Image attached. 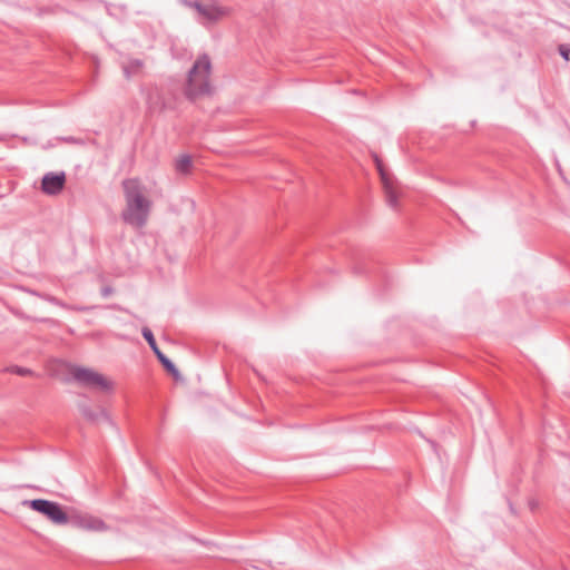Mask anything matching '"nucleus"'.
I'll return each mask as SVG.
<instances>
[{
  "label": "nucleus",
  "mask_w": 570,
  "mask_h": 570,
  "mask_svg": "<svg viewBox=\"0 0 570 570\" xmlns=\"http://www.w3.org/2000/svg\"><path fill=\"white\" fill-rule=\"evenodd\" d=\"M121 189L125 198L121 218L134 227L144 226L153 207L145 184L139 178H127L122 180Z\"/></svg>",
  "instance_id": "f257e3e1"
},
{
  "label": "nucleus",
  "mask_w": 570,
  "mask_h": 570,
  "mask_svg": "<svg viewBox=\"0 0 570 570\" xmlns=\"http://www.w3.org/2000/svg\"><path fill=\"white\" fill-rule=\"evenodd\" d=\"M215 90L213 59L208 55H199L186 72L183 94L187 99L197 101L213 96Z\"/></svg>",
  "instance_id": "f03ea898"
},
{
  "label": "nucleus",
  "mask_w": 570,
  "mask_h": 570,
  "mask_svg": "<svg viewBox=\"0 0 570 570\" xmlns=\"http://www.w3.org/2000/svg\"><path fill=\"white\" fill-rule=\"evenodd\" d=\"M193 7L209 23H217L233 16V8L218 0H197Z\"/></svg>",
  "instance_id": "7ed1b4c3"
},
{
  "label": "nucleus",
  "mask_w": 570,
  "mask_h": 570,
  "mask_svg": "<svg viewBox=\"0 0 570 570\" xmlns=\"http://www.w3.org/2000/svg\"><path fill=\"white\" fill-rule=\"evenodd\" d=\"M33 511L46 517L51 523L56 525H66L69 522V517L59 503L45 500L36 499L26 502Z\"/></svg>",
  "instance_id": "20e7f679"
},
{
  "label": "nucleus",
  "mask_w": 570,
  "mask_h": 570,
  "mask_svg": "<svg viewBox=\"0 0 570 570\" xmlns=\"http://www.w3.org/2000/svg\"><path fill=\"white\" fill-rule=\"evenodd\" d=\"M72 375L79 383L100 391H110L114 386L107 376L91 368L76 367Z\"/></svg>",
  "instance_id": "39448f33"
},
{
  "label": "nucleus",
  "mask_w": 570,
  "mask_h": 570,
  "mask_svg": "<svg viewBox=\"0 0 570 570\" xmlns=\"http://www.w3.org/2000/svg\"><path fill=\"white\" fill-rule=\"evenodd\" d=\"M76 525L79 529L91 533H104L109 531V525L102 519L90 514L77 515Z\"/></svg>",
  "instance_id": "423d86ee"
},
{
  "label": "nucleus",
  "mask_w": 570,
  "mask_h": 570,
  "mask_svg": "<svg viewBox=\"0 0 570 570\" xmlns=\"http://www.w3.org/2000/svg\"><path fill=\"white\" fill-rule=\"evenodd\" d=\"M142 335L146 338V341L148 342L149 346L155 352V354L157 355L158 360L165 366V368L174 376L175 380H180L181 376H180L179 371L175 367V365L158 348L151 331L149 328H144L142 330Z\"/></svg>",
  "instance_id": "0eeeda50"
},
{
  "label": "nucleus",
  "mask_w": 570,
  "mask_h": 570,
  "mask_svg": "<svg viewBox=\"0 0 570 570\" xmlns=\"http://www.w3.org/2000/svg\"><path fill=\"white\" fill-rule=\"evenodd\" d=\"M374 161H375L376 168L379 170L380 178H381L383 188L385 190L386 197H387L389 202L393 205L396 203V198H397L394 181H393L392 177L390 176V174L385 170L383 161L377 156H375Z\"/></svg>",
  "instance_id": "6e6552de"
},
{
  "label": "nucleus",
  "mask_w": 570,
  "mask_h": 570,
  "mask_svg": "<svg viewBox=\"0 0 570 570\" xmlns=\"http://www.w3.org/2000/svg\"><path fill=\"white\" fill-rule=\"evenodd\" d=\"M66 183V175L63 173L60 174H47L42 178L41 187L43 193L48 195H55L62 190Z\"/></svg>",
  "instance_id": "1a4fd4ad"
},
{
  "label": "nucleus",
  "mask_w": 570,
  "mask_h": 570,
  "mask_svg": "<svg viewBox=\"0 0 570 570\" xmlns=\"http://www.w3.org/2000/svg\"><path fill=\"white\" fill-rule=\"evenodd\" d=\"M145 69V62L141 59L132 58L124 65V75L127 79L139 76Z\"/></svg>",
  "instance_id": "9d476101"
},
{
  "label": "nucleus",
  "mask_w": 570,
  "mask_h": 570,
  "mask_svg": "<svg viewBox=\"0 0 570 570\" xmlns=\"http://www.w3.org/2000/svg\"><path fill=\"white\" fill-rule=\"evenodd\" d=\"M175 168L181 175L190 174L191 168H193V160H191V158L189 156H187V155L179 156L176 159Z\"/></svg>",
  "instance_id": "9b49d317"
},
{
  "label": "nucleus",
  "mask_w": 570,
  "mask_h": 570,
  "mask_svg": "<svg viewBox=\"0 0 570 570\" xmlns=\"http://www.w3.org/2000/svg\"><path fill=\"white\" fill-rule=\"evenodd\" d=\"M559 52L560 55L568 61L569 60V55H570V47L567 46V45H561L559 47Z\"/></svg>",
  "instance_id": "f8f14e48"
}]
</instances>
